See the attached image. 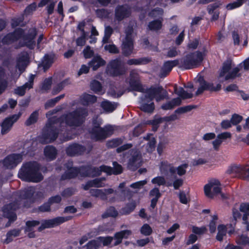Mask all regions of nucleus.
I'll return each mask as SVG.
<instances>
[{"mask_svg":"<svg viewBox=\"0 0 249 249\" xmlns=\"http://www.w3.org/2000/svg\"><path fill=\"white\" fill-rule=\"evenodd\" d=\"M90 89L95 93L98 94H103L105 90L103 89L101 83L96 80H93L90 83Z\"/></svg>","mask_w":249,"mask_h":249,"instance_id":"nucleus-44","label":"nucleus"},{"mask_svg":"<svg viewBox=\"0 0 249 249\" xmlns=\"http://www.w3.org/2000/svg\"><path fill=\"white\" fill-rule=\"evenodd\" d=\"M113 239H114V237H100L96 240L89 242L87 244V248L88 249H97L102 243L104 246H108L111 244Z\"/></svg>","mask_w":249,"mask_h":249,"instance_id":"nucleus-18","label":"nucleus"},{"mask_svg":"<svg viewBox=\"0 0 249 249\" xmlns=\"http://www.w3.org/2000/svg\"><path fill=\"white\" fill-rule=\"evenodd\" d=\"M123 140L121 138H117L108 141L107 145L109 148H114L121 144Z\"/></svg>","mask_w":249,"mask_h":249,"instance_id":"nucleus-53","label":"nucleus"},{"mask_svg":"<svg viewBox=\"0 0 249 249\" xmlns=\"http://www.w3.org/2000/svg\"><path fill=\"white\" fill-rule=\"evenodd\" d=\"M113 168L105 165L101 166L99 168H92L91 167H86L78 169L72 167L71 161H68V163L65 165L64 170L65 171V174L62 175V179H65L71 178L76 176L80 173L81 176L95 177L99 176L102 172L106 173L107 175L112 174L117 175L122 173V167L116 162L113 163Z\"/></svg>","mask_w":249,"mask_h":249,"instance_id":"nucleus-2","label":"nucleus"},{"mask_svg":"<svg viewBox=\"0 0 249 249\" xmlns=\"http://www.w3.org/2000/svg\"><path fill=\"white\" fill-rule=\"evenodd\" d=\"M136 204L135 202H132L126 205L123 209V213L127 214L131 212L135 209Z\"/></svg>","mask_w":249,"mask_h":249,"instance_id":"nucleus-59","label":"nucleus"},{"mask_svg":"<svg viewBox=\"0 0 249 249\" xmlns=\"http://www.w3.org/2000/svg\"><path fill=\"white\" fill-rule=\"evenodd\" d=\"M244 165H232L229 167L226 173L233 177H238L245 180H249V176L245 173Z\"/></svg>","mask_w":249,"mask_h":249,"instance_id":"nucleus-15","label":"nucleus"},{"mask_svg":"<svg viewBox=\"0 0 249 249\" xmlns=\"http://www.w3.org/2000/svg\"><path fill=\"white\" fill-rule=\"evenodd\" d=\"M220 4L215 3L208 5L207 9L209 14L212 15V19L213 20H216L219 17V12L217 10Z\"/></svg>","mask_w":249,"mask_h":249,"instance_id":"nucleus-39","label":"nucleus"},{"mask_svg":"<svg viewBox=\"0 0 249 249\" xmlns=\"http://www.w3.org/2000/svg\"><path fill=\"white\" fill-rule=\"evenodd\" d=\"M70 217H57L53 219L45 220L38 228V231H41L46 228H53L57 226L65 221L70 219Z\"/></svg>","mask_w":249,"mask_h":249,"instance_id":"nucleus-17","label":"nucleus"},{"mask_svg":"<svg viewBox=\"0 0 249 249\" xmlns=\"http://www.w3.org/2000/svg\"><path fill=\"white\" fill-rule=\"evenodd\" d=\"M151 61V59L148 57H142L137 59H131L127 61L129 65H144Z\"/></svg>","mask_w":249,"mask_h":249,"instance_id":"nucleus-45","label":"nucleus"},{"mask_svg":"<svg viewBox=\"0 0 249 249\" xmlns=\"http://www.w3.org/2000/svg\"><path fill=\"white\" fill-rule=\"evenodd\" d=\"M39 224V221L36 220L28 221L26 222L25 231L26 233H28V236L30 238H34L35 237V234L33 231L34 228Z\"/></svg>","mask_w":249,"mask_h":249,"instance_id":"nucleus-35","label":"nucleus"},{"mask_svg":"<svg viewBox=\"0 0 249 249\" xmlns=\"http://www.w3.org/2000/svg\"><path fill=\"white\" fill-rule=\"evenodd\" d=\"M104 179H95L93 180L89 181L87 183L83 185V189L85 190H87L90 187H102L105 186V183L103 182V180Z\"/></svg>","mask_w":249,"mask_h":249,"instance_id":"nucleus-37","label":"nucleus"},{"mask_svg":"<svg viewBox=\"0 0 249 249\" xmlns=\"http://www.w3.org/2000/svg\"><path fill=\"white\" fill-rule=\"evenodd\" d=\"M240 210L245 213L244 215H249V204L243 203L241 204Z\"/></svg>","mask_w":249,"mask_h":249,"instance_id":"nucleus-64","label":"nucleus"},{"mask_svg":"<svg viewBox=\"0 0 249 249\" xmlns=\"http://www.w3.org/2000/svg\"><path fill=\"white\" fill-rule=\"evenodd\" d=\"M52 0H42L38 3V7H43L47 3L50 2L47 8L48 14H51L53 11L54 7L55 5V2H52Z\"/></svg>","mask_w":249,"mask_h":249,"instance_id":"nucleus-48","label":"nucleus"},{"mask_svg":"<svg viewBox=\"0 0 249 249\" xmlns=\"http://www.w3.org/2000/svg\"><path fill=\"white\" fill-rule=\"evenodd\" d=\"M152 232V230L148 224H145L141 228V232L143 235L145 236L149 235Z\"/></svg>","mask_w":249,"mask_h":249,"instance_id":"nucleus-56","label":"nucleus"},{"mask_svg":"<svg viewBox=\"0 0 249 249\" xmlns=\"http://www.w3.org/2000/svg\"><path fill=\"white\" fill-rule=\"evenodd\" d=\"M35 192V188L33 187H28L24 190L21 191L19 193L15 195V198L18 197L20 199H31Z\"/></svg>","mask_w":249,"mask_h":249,"instance_id":"nucleus-33","label":"nucleus"},{"mask_svg":"<svg viewBox=\"0 0 249 249\" xmlns=\"http://www.w3.org/2000/svg\"><path fill=\"white\" fill-rule=\"evenodd\" d=\"M180 97L173 99L171 101L168 102L161 106V108L164 110H169L174 108L176 106L180 105L181 100Z\"/></svg>","mask_w":249,"mask_h":249,"instance_id":"nucleus-38","label":"nucleus"},{"mask_svg":"<svg viewBox=\"0 0 249 249\" xmlns=\"http://www.w3.org/2000/svg\"><path fill=\"white\" fill-rule=\"evenodd\" d=\"M132 32V28L129 27L125 31L126 37L123 40L122 46L123 53L125 56H128L132 53L133 49V42L131 35Z\"/></svg>","mask_w":249,"mask_h":249,"instance_id":"nucleus-12","label":"nucleus"},{"mask_svg":"<svg viewBox=\"0 0 249 249\" xmlns=\"http://www.w3.org/2000/svg\"><path fill=\"white\" fill-rule=\"evenodd\" d=\"M68 81L65 80L60 83L56 86L54 87L52 90V94L55 95L58 93L61 90H62L66 85L67 84Z\"/></svg>","mask_w":249,"mask_h":249,"instance_id":"nucleus-52","label":"nucleus"},{"mask_svg":"<svg viewBox=\"0 0 249 249\" xmlns=\"http://www.w3.org/2000/svg\"><path fill=\"white\" fill-rule=\"evenodd\" d=\"M164 176H157L153 178L151 182L153 184L158 186L166 185L167 187L172 186V178L170 176H167L166 174H162Z\"/></svg>","mask_w":249,"mask_h":249,"instance_id":"nucleus-25","label":"nucleus"},{"mask_svg":"<svg viewBox=\"0 0 249 249\" xmlns=\"http://www.w3.org/2000/svg\"><path fill=\"white\" fill-rule=\"evenodd\" d=\"M117 211L114 207H109L106 211V212L103 215L104 218L107 216L115 217L117 215Z\"/></svg>","mask_w":249,"mask_h":249,"instance_id":"nucleus-54","label":"nucleus"},{"mask_svg":"<svg viewBox=\"0 0 249 249\" xmlns=\"http://www.w3.org/2000/svg\"><path fill=\"white\" fill-rule=\"evenodd\" d=\"M205 195L209 198H212L215 195L220 194L222 198L225 196L221 193L220 182L217 179H212L206 184L204 187Z\"/></svg>","mask_w":249,"mask_h":249,"instance_id":"nucleus-11","label":"nucleus"},{"mask_svg":"<svg viewBox=\"0 0 249 249\" xmlns=\"http://www.w3.org/2000/svg\"><path fill=\"white\" fill-rule=\"evenodd\" d=\"M230 226L231 228V229L230 230L228 233L230 234H231L233 233L234 227H232L231 224L227 225L225 226L224 225L221 224L219 225L217 227L218 233L216 235V239L218 241H221L223 239V237L226 235V233L227 232V227Z\"/></svg>","mask_w":249,"mask_h":249,"instance_id":"nucleus-31","label":"nucleus"},{"mask_svg":"<svg viewBox=\"0 0 249 249\" xmlns=\"http://www.w3.org/2000/svg\"><path fill=\"white\" fill-rule=\"evenodd\" d=\"M130 9L126 5L118 6L115 11V18L118 21L123 20L124 18L129 16Z\"/></svg>","mask_w":249,"mask_h":249,"instance_id":"nucleus-29","label":"nucleus"},{"mask_svg":"<svg viewBox=\"0 0 249 249\" xmlns=\"http://www.w3.org/2000/svg\"><path fill=\"white\" fill-rule=\"evenodd\" d=\"M35 75L31 74L28 81L22 86L18 87L15 89V93L19 96H23L27 90L32 89L33 86Z\"/></svg>","mask_w":249,"mask_h":249,"instance_id":"nucleus-23","label":"nucleus"},{"mask_svg":"<svg viewBox=\"0 0 249 249\" xmlns=\"http://www.w3.org/2000/svg\"><path fill=\"white\" fill-rule=\"evenodd\" d=\"M172 179V186L173 185L175 189H178L183 184V180L181 178H175Z\"/></svg>","mask_w":249,"mask_h":249,"instance_id":"nucleus-58","label":"nucleus"},{"mask_svg":"<svg viewBox=\"0 0 249 249\" xmlns=\"http://www.w3.org/2000/svg\"><path fill=\"white\" fill-rule=\"evenodd\" d=\"M105 64V61L99 56H94L92 60L89 63V66L92 67L94 71L96 70L98 68Z\"/></svg>","mask_w":249,"mask_h":249,"instance_id":"nucleus-41","label":"nucleus"},{"mask_svg":"<svg viewBox=\"0 0 249 249\" xmlns=\"http://www.w3.org/2000/svg\"><path fill=\"white\" fill-rule=\"evenodd\" d=\"M132 234L130 230H124L116 232L114 234L115 242L113 246H117L121 243L123 238H127Z\"/></svg>","mask_w":249,"mask_h":249,"instance_id":"nucleus-32","label":"nucleus"},{"mask_svg":"<svg viewBox=\"0 0 249 249\" xmlns=\"http://www.w3.org/2000/svg\"><path fill=\"white\" fill-rule=\"evenodd\" d=\"M186 88L189 89L188 91H185L181 87H178L175 86L174 90L176 94L178 95L180 98L183 99L191 98L193 96V85L192 83H188L186 86Z\"/></svg>","mask_w":249,"mask_h":249,"instance_id":"nucleus-21","label":"nucleus"},{"mask_svg":"<svg viewBox=\"0 0 249 249\" xmlns=\"http://www.w3.org/2000/svg\"><path fill=\"white\" fill-rule=\"evenodd\" d=\"M85 148L81 145L73 143L70 145L66 149L67 154L71 156L83 153Z\"/></svg>","mask_w":249,"mask_h":249,"instance_id":"nucleus-30","label":"nucleus"},{"mask_svg":"<svg viewBox=\"0 0 249 249\" xmlns=\"http://www.w3.org/2000/svg\"><path fill=\"white\" fill-rule=\"evenodd\" d=\"M125 70L119 59L112 60L107 66V72L108 74L115 76L124 73Z\"/></svg>","mask_w":249,"mask_h":249,"instance_id":"nucleus-13","label":"nucleus"},{"mask_svg":"<svg viewBox=\"0 0 249 249\" xmlns=\"http://www.w3.org/2000/svg\"><path fill=\"white\" fill-rule=\"evenodd\" d=\"M36 34V31L34 28L25 30L19 28L16 29L14 33L6 36L3 38L2 42L4 43H10L19 40L20 46L25 45L29 49H33L35 46L34 39Z\"/></svg>","mask_w":249,"mask_h":249,"instance_id":"nucleus-3","label":"nucleus"},{"mask_svg":"<svg viewBox=\"0 0 249 249\" xmlns=\"http://www.w3.org/2000/svg\"><path fill=\"white\" fill-rule=\"evenodd\" d=\"M20 231L19 230H13L7 232L6 235V239L5 240V243L8 244L11 242L14 238L18 236L19 235Z\"/></svg>","mask_w":249,"mask_h":249,"instance_id":"nucleus-50","label":"nucleus"},{"mask_svg":"<svg viewBox=\"0 0 249 249\" xmlns=\"http://www.w3.org/2000/svg\"><path fill=\"white\" fill-rule=\"evenodd\" d=\"M149 15L151 17L157 18L149 23V29L154 31H158L160 30L162 26V10L159 8H156L152 10Z\"/></svg>","mask_w":249,"mask_h":249,"instance_id":"nucleus-10","label":"nucleus"},{"mask_svg":"<svg viewBox=\"0 0 249 249\" xmlns=\"http://www.w3.org/2000/svg\"><path fill=\"white\" fill-rule=\"evenodd\" d=\"M90 133L92 139L96 140H103L110 136L113 133L114 129L111 125H107L103 128L100 127V123L95 124Z\"/></svg>","mask_w":249,"mask_h":249,"instance_id":"nucleus-8","label":"nucleus"},{"mask_svg":"<svg viewBox=\"0 0 249 249\" xmlns=\"http://www.w3.org/2000/svg\"><path fill=\"white\" fill-rule=\"evenodd\" d=\"M89 192L92 196L99 197L102 200H107V195L112 194L114 192V190L112 189H92L90 190Z\"/></svg>","mask_w":249,"mask_h":249,"instance_id":"nucleus-24","label":"nucleus"},{"mask_svg":"<svg viewBox=\"0 0 249 249\" xmlns=\"http://www.w3.org/2000/svg\"><path fill=\"white\" fill-rule=\"evenodd\" d=\"M28 62V54L26 52H23L19 55L17 61V67L20 72L18 77L24 71Z\"/></svg>","mask_w":249,"mask_h":249,"instance_id":"nucleus-28","label":"nucleus"},{"mask_svg":"<svg viewBox=\"0 0 249 249\" xmlns=\"http://www.w3.org/2000/svg\"><path fill=\"white\" fill-rule=\"evenodd\" d=\"M218 219L217 215H214L212 216V220L211 221L209 224L210 231L211 233H213L216 230V221Z\"/></svg>","mask_w":249,"mask_h":249,"instance_id":"nucleus-57","label":"nucleus"},{"mask_svg":"<svg viewBox=\"0 0 249 249\" xmlns=\"http://www.w3.org/2000/svg\"><path fill=\"white\" fill-rule=\"evenodd\" d=\"M20 115H13L10 117L6 118L1 123V133L2 135L7 133L11 129L13 124L19 118Z\"/></svg>","mask_w":249,"mask_h":249,"instance_id":"nucleus-19","label":"nucleus"},{"mask_svg":"<svg viewBox=\"0 0 249 249\" xmlns=\"http://www.w3.org/2000/svg\"><path fill=\"white\" fill-rule=\"evenodd\" d=\"M44 155L48 160H53L55 158L57 152L56 149L52 146H47L44 149Z\"/></svg>","mask_w":249,"mask_h":249,"instance_id":"nucleus-42","label":"nucleus"},{"mask_svg":"<svg viewBox=\"0 0 249 249\" xmlns=\"http://www.w3.org/2000/svg\"><path fill=\"white\" fill-rule=\"evenodd\" d=\"M233 65L231 60H227L223 65L218 77L217 82H206V89L211 91H216L221 89L220 83L229 79H232L239 76V69L238 67L233 68Z\"/></svg>","mask_w":249,"mask_h":249,"instance_id":"nucleus-4","label":"nucleus"},{"mask_svg":"<svg viewBox=\"0 0 249 249\" xmlns=\"http://www.w3.org/2000/svg\"><path fill=\"white\" fill-rule=\"evenodd\" d=\"M52 83V78H48L46 79L42 86V89L43 90H47L51 88V86Z\"/></svg>","mask_w":249,"mask_h":249,"instance_id":"nucleus-63","label":"nucleus"},{"mask_svg":"<svg viewBox=\"0 0 249 249\" xmlns=\"http://www.w3.org/2000/svg\"><path fill=\"white\" fill-rule=\"evenodd\" d=\"M5 77V71L4 69L0 68V94L4 91L7 87L6 80H3Z\"/></svg>","mask_w":249,"mask_h":249,"instance_id":"nucleus-46","label":"nucleus"},{"mask_svg":"<svg viewBox=\"0 0 249 249\" xmlns=\"http://www.w3.org/2000/svg\"><path fill=\"white\" fill-rule=\"evenodd\" d=\"M139 79V78L137 72L132 71L130 73V85L134 90L141 91V88L140 86Z\"/></svg>","mask_w":249,"mask_h":249,"instance_id":"nucleus-34","label":"nucleus"},{"mask_svg":"<svg viewBox=\"0 0 249 249\" xmlns=\"http://www.w3.org/2000/svg\"><path fill=\"white\" fill-rule=\"evenodd\" d=\"M101 106L106 112H111L116 108L117 104L110 102L107 100H104L102 102Z\"/></svg>","mask_w":249,"mask_h":249,"instance_id":"nucleus-43","label":"nucleus"},{"mask_svg":"<svg viewBox=\"0 0 249 249\" xmlns=\"http://www.w3.org/2000/svg\"><path fill=\"white\" fill-rule=\"evenodd\" d=\"M24 152L21 154H12L6 157L3 161V166L7 169L15 167L21 162Z\"/></svg>","mask_w":249,"mask_h":249,"instance_id":"nucleus-14","label":"nucleus"},{"mask_svg":"<svg viewBox=\"0 0 249 249\" xmlns=\"http://www.w3.org/2000/svg\"><path fill=\"white\" fill-rule=\"evenodd\" d=\"M128 162V167L132 170H136L142 163L141 156L136 150H132L130 151Z\"/></svg>","mask_w":249,"mask_h":249,"instance_id":"nucleus-16","label":"nucleus"},{"mask_svg":"<svg viewBox=\"0 0 249 249\" xmlns=\"http://www.w3.org/2000/svg\"><path fill=\"white\" fill-rule=\"evenodd\" d=\"M141 109L145 112L151 113L155 108V105L153 101L149 99L147 95L142 97L140 101Z\"/></svg>","mask_w":249,"mask_h":249,"instance_id":"nucleus-22","label":"nucleus"},{"mask_svg":"<svg viewBox=\"0 0 249 249\" xmlns=\"http://www.w3.org/2000/svg\"><path fill=\"white\" fill-rule=\"evenodd\" d=\"M188 167V164L183 163L176 168L167 161H162L159 165V169L161 174H166L172 179L176 177V174L179 176L185 175Z\"/></svg>","mask_w":249,"mask_h":249,"instance_id":"nucleus-7","label":"nucleus"},{"mask_svg":"<svg viewBox=\"0 0 249 249\" xmlns=\"http://www.w3.org/2000/svg\"><path fill=\"white\" fill-rule=\"evenodd\" d=\"M149 99L153 101L154 99L157 102H160L164 99L168 98V93L161 86L155 85L147 89L145 94Z\"/></svg>","mask_w":249,"mask_h":249,"instance_id":"nucleus-9","label":"nucleus"},{"mask_svg":"<svg viewBox=\"0 0 249 249\" xmlns=\"http://www.w3.org/2000/svg\"><path fill=\"white\" fill-rule=\"evenodd\" d=\"M52 114L51 112L46 114L49 118V121L43 130L42 136L39 138V141L42 143H50L54 141L57 137V130L55 124L59 123L61 127V131L66 129L67 126L75 127L80 125L83 124L86 116H87V111L83 108H77L75 111L70 112L61 117L58 122H53V117L50 118Z\"/></svg>","mask_w":249,"mask_h":249,"instance_id":"nucleus-1","label":"nucleus"},{"mask_svg":"<svg viewBox=\"0 0 249 249\" xmlns=\"http://www.w3.org/2000/svg\"><path fill=\"white\" fill-rule=\"evenodd\" d=\"M150 196L152 197V199H158L160 196V193L159 189L157 188H154L150 192Z\"/></svg>","mask_w":249,"mask_h":249,"instance_id":"nucleus-62","label":"nucleus"},{"mask_svg":"<svg viewBox=\"0 0 249 249\" xmlns=\"http://www.w3.org/2000/svg\"><path fill=\"white\" fill-rule=\"evenodd\" d=\"M112 33V29L109 26H107L105 28V35L103 39V43H106L107 42Z\"/></svg>","mask_w":249,"mask_h":249,"instance_id":"nucleus-55","label":"nucleus"},{"mask_svg":"<svg viewBox=\"0 0 249 249\" xmlns=\"http://www.w3.org/2000/svg\"><path fill=\"white\" fill-rule=\"evenodd\" d=\"M83 53L85 58H90L93 54V51L89 46H87L83 50Z\"/></svg>","mask_w":249,"mask_h":249,"instance_id":"nucleus-60","label":"nucleus"},{"mask_svg":"<svg viewBox=\"0 0 249 249\" xmlns=\"http://www.w3.org/2000/svg\"><path fill=\"white\" fill-rule=\"evenodd\" d=\"M18 176L22 180L35 183L39 182L43 179L40 166L36 161L23 164L18 172Z\"/></svg>","mask_w":249,"mask_h":249,"instance_id":"nucleus-5","label":"nucleus"},{"mask_svg":"<svg viewBox=\"0 0 249 249\" xmlns=\"http://www.w3.org/2000/svg\"><path fill=\"white\" fill-rule=\"evenodd\" d=\"M143 139L147 141L146 145V150L148 153H151L155 149L156 140L153 135L148 134L146 137H143Z\"/></svg>","mask_w":249,"mask_h":249,"instance_id":"nucleus-36","label":"nucleus"},{"mask_svg":"<svg viewBox=\"0 0 249 249\" xmlns=\"http://www.w3.org/2000/svg\"><path fill=\"white\" fill-rule=\"evenodd\" d=\"M96 96L87 93L83 94L80 97V101L84 105L93 104L96 102Z\"/></svg>","mask_w":249,"mask_h":249,"instance_id":"nucleus-40","label":"nucleus"},{"mask_svg":"<svg viewBox=\"0 0 249 249\" xmlns=\"http://www.w3.org/2000/svg\"><path fill=\"white\" fill-rule=\"evenodd\" d=\"M36 4L34 2L28 5L24 10V13L26 15H29L32 13L36 10Z\"/></svg>","mask_w":249,"mask_h":249,"instance_id":"nucleus-61","label":"nucleus"},{"mask_svg":"<svg viewBox=\"0 0 249 249\" xmlns=\"http://www.w3.org/2000/svg\"><path fill=\"white\" fill-rule=\"evenodd\" d=\"M236 242L237 244L249 247V237L246 234H241L236 237Z\"/></svg>","mask_w":249,"mask_h":249,"instance_id":"nucleus-49","label":"nucleus"},{"mask_svg":"<svg viewBox=\"0 0 249 249\" xmlns=\"http://www.w3.org/2000/svg\"><path fill=\"white\" fill-rule=\"evenodd\" d=\"M84 26L85 22H84L79 23L77 26V29L80 35V36L76 39V45L78 46H83L86 42L88 35L84 30Z\"/></svg>","mask_w":249,"mask_h":249,"instance_id":"nucleus-27","label":"nucleus"},{"mask_svg":"<svg viewBox=\"0 0 249 249\" xmlns=\"http://www.w3.org/2000/svg\"><path fill=\"white\" fill-rule=\"evenodd\" d=\"M178 65L180 67V60H179L165 62L161 68L160 77L166 76L174 67Z\"/></svg>","mask_w":249,"mask_h":249,"instance_id":"nucleus-26","label":"nucleus"},{"mask_svg":"<svg viewBox=\"0 0 249 249\" xmlns=\"http://www.w3.org/2000/svg\"><path fill=\"white\" fill-rule=\"evenodd\" d=\"M196 78L197 82L200 85V87L198 88L196 92V94L198 95L202 93L204 90H207L206 82L204 80L203 77L201 75H198Z\"/></svg>","mask_w":249,"mask_h":249,"instance_id":"nucleus-47","label":"nucleus"},{"mask_svg":"<svg viewBox=\"0 0 249 249\" xmlns=\"http://www.w3.org/2000/svg\"><path fill=\"white\" fill-rule=\"evenodd\" d=\"M38 116V113L37 111L33 112L26 121V125L29 126L36 123L37 121Z\"/></svg>","mask_w":249,"mask_h":249,"instance_id":"nucleus-51","label":"nucleus"},{"mask_svg":"<svg viewBox=\"0 0 249 249\" xmlns=\"http://www.w3.org/2000/svg\"><path fill=\"white\" fill-rule=\"evenodd\" d=\"M207 53L206 49L187 53L180 59V68L191 69L196 68L201 64Z\"/></svg>","mask_w":249,"mask_h":249,"instance_id":"nucleus-6","label":"nucleus"},{"mask_svg":"<svg viewBox=\"0 0 249 249\" xmlns=\"http://www.w3.org/2000/svg\"><path fill=\"white\" fill-rule=\"evenodd\" d=\"M18 207V202L5 206L2 210L3 215L8 218L10 221H15L17 218V216L14 211Z\"/></svg>","mask_w":249,"mask_h":249,"instance_id":"nucleus-20","label":"nucleus"}]
</instances>
